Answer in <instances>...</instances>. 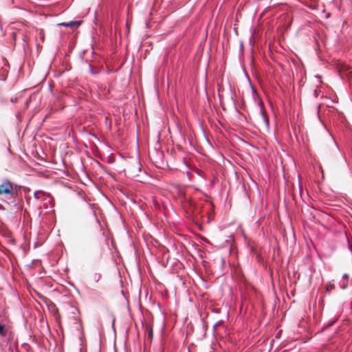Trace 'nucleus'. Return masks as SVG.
I'll use <instances>...</instances> for the list:
<instances>
[{"mask_svg": "<svg viewBox=\"0 0 352 352\" xmlns=\"http://www.w3.org/2000/svg\"><path fill=\"white\" fill-rule=\"evenodd\" d=\"M0 335L2 336H5L6 335V331L5 329V327L3 324H0Z\"/></svg>", "mask_w": 352, "mask_h": 352, "instance_id": "7ed1b4c3", "label": "nucleus"}, {"mask_svg": "<svg viewBox=\"0 0 352 352\" xmlns=\"http://www.w3.org/2000/svg\"><path fill=\"white\" fill-rule=\"evenodd\" d=\"M259 104H260V114L262 117V119L266 126V127L267 129H269L270 127V119H269V117L267 116V113L263 107V103L262 102L261 100H260V102H259Z\"/></svg>", "mask_w": 352, "mask_h": 352, "instance_id": "f03ea898", "label": "nucleus"}, {"mask_svg": "<svg viewBox=\"0 0 352 352\" xmlns=\"http://www.w3.org/2000/svg\"><path fill=\"white\" fill-rule=\"evenodd\" d=\"M43 195H44V193L42 191H37L34 193V196L36 199H40Z\"/></svg>", "mask_w": 352, "mask_h": 352, "instance_id": "20e7f679", "label": "nucleus"}, {"mask_svg": "<svg viewBox=\"0 0 352 352\" xmlns=\"http://www.w3.org/2000/svg\"><path fill=\"white\" fill-rule=\"evenodd\" d=\"M13 192V186L8 181L3 182L0 186V195H10Z\"/></svg>", "mask_w": 352, "mask_h": 352, "instance_id": "f257e3e1", "label": "nucleus"}, {"mask_svg": "<svg viewBox=\"0 0 352 352\" xmlns=\"http://www.w3.org/2000/svg\"><path fill=\"white\" fill-rule=\"evenodd\" d=\"M149 336H152V331L150 332Z\"/></svg>", "mask_w": 352, "mask_h": 352, "instance_id": "423d86ee", "label": "nucleus"}, {"mask_svg": "<svg viewBox=\"0 0 352 352\" xmlns=\"http://www.w3.org/2000/svg\"><path fill=\"white\" fill-rule=\"evenodd\" d=\"M344 278H346V279H347V278H348V276H347L346 274H344Z\"/></svg>", "mask_w": 352, "mask_h": 352, "instance_id": "39448f33", "label": "nucleus"}]
</instances>
